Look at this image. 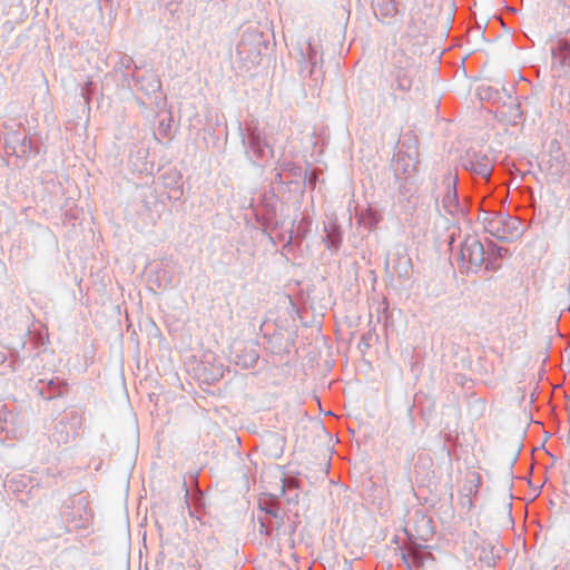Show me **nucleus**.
Instances as JSON below:
<instances>
[{
	"label": "nucleus",
	"instance_id": "obj_1",
	"mask_svg": "<svg viewBox=\"0 0 570 570\" xmlns=\"http://www.w3.org/2000/svg\"><path fill=\"white\" fill-rule=\"evenodd\" d=\"M462 261L468 263L470 268H478L484 262V249L480 242L465 243L461 249Z\"/></svg>",
	"mask_w": 570,
	"mask_h": 570
},
{
	"label": "nucleus",
	"instance_id": "obj_2",
	"mask_svg": "<svg viewBox=\"0 0 570 570\" xmlns=\"http://www.w3.org/2000/svg\"><path fill=\"white\" fill-rule=\"evenodd\" d=\"M554 27L559 28L560 32H570V7L563 2H558L553 7L551 17Z\"/></svg>",
	"mask_w": 570,
	"mask_h": 570
},
{
	"label": "nucleus",
	"instance_id": "obj_3",
	"mask_svg": "<svg viewBox=\"0 0 570 570\" xmlns=\"http://www.w3.org/2000/svg\"><path fill=\"white\" fill-rule=\"evenodd\" d=\"M552 67L563 71L570 69V43L567 41H559L552 50Z\"/></svg>",
	"mask_w": 570,
	"mask_h": 570
},
{
	"label": "nucleus",
	"instance_id": "obj_4",
	"mask_svg": "<svg viewBox=\"0 0 570 570\" xmlns=\"http://www.w3.org/2000/svg\"><path fill=\"white\" fill-rule=\"evenodd\" d=\"M391 77L392 88L400 91H407L412 87V78L409 73V69H401V72L395 70H389Z\"/></svg>",
	"mask_w": 570,
	"mask_h": 570
},
{
	"label": "nucleus",
	"instance_id": "obj_5",
	"mask_svg": "<svg viewBox=\"0 0 570 570\" xmlns=\"http://www.w3.org/2000/svg\"><path fill=\"white\" fill-rule=\"evenodd\" d=\"M411 67V58L405 53L404 49L394 50L389 60V70L397 69L401 72V69H409Z\"/></svg>",
	"mask_w": 570,
	"mask_h": 570
},
{
	"label": "nucleus",
	"instance_id": "obj_6",
	"mask_svg": "<svg viewBox=\"0 0 570 570\" xmlns=\"http://www.w3.org/2000/svg\"><path fill=\"white\" fill-rule=\"evenodd\" d=\"M377 9L380 14L385 18H393L399 13V4L394 0L384 6L377 4Z\"/></svg>",
	"mask_w": 570,
	"mask_h": 570
},
{
	"label": "nucleus",
	"instance_id": "obj_7",
	"mask_svg": "<svg viewBox=\"0 0 570 570\" xmlns=\"http://www.w3.org/2000/svg\"><path fill=\"white\" fill-rule=\"evenodd\" d=\"M444 206L448 208L449 213H453V209L456 208V199L455 194L449 193L444 198Z\"/></svg>",
	"mask_w": 570,
	"mask_h": 570
},
{
	"label": "nucleus",
	"instance_id": "obj_8",
	"mask_svg": "<svg viewBox=\"0 0 570 570\" xmlns=\"http://www.w3.org/2000/svg\"><path fill=\"white\" fill-rule=\"evenodd\" d=\"M482 173L488 176L490 170H489V168H485Z\"/></svg>",
	"mask_w": 570,
	"mask_h": 570
},
{
	"label": "nucleus",
	"instance_id": "obj_9",
	"mask_svg": "<svg viewBox=\"0 0 570 570\" xmlns=\"http://www.w3.org/2000/svg\"><path fill=\"white\" fill-rule=\"evenodd\" d=\"M3 362H4V357H2V358L0 357V363H3Z\"/></svg>",
	"mask_w": 570,
	"mask_h": 570
}]
</instances>
